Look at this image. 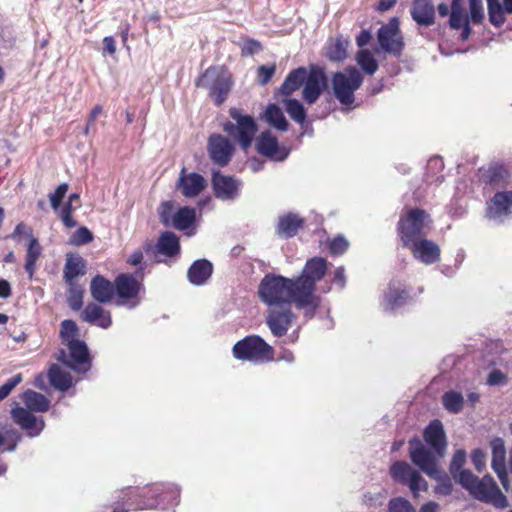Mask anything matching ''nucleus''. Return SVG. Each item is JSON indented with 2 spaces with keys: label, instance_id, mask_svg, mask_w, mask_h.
Segmentation results:
<instances>
[{
  "label": "nucleus",
  "instance_id": "obj_1",
  "mask_svg": "<svg viewBox=\"0 0 512 512\" xmlns=\"http://www.w3.org/2000/svg\"><path fill=\"white\" fill-rule=\"evenodd\" d=\"M326 271V259L313 257L306 261L297 277L268 273L259 283L258 297L269 308L293 304L303 311L305 318L312 319L321 303L320 296L316 294V284Z\"/></svg>",
  "mask_w": 512,
  "mask_h": 512
},
{
  "label": "nucleus",
  "instance_id": "obj_2",
  "mask_svg": "<svg viewBox=\"0 0 512 512\" xmlns=\"http://www.w3.org/2000/svg\"><path fill=\"white\" fill-rule=\"evenodd\" d=\"M125 501L117 502L111 512H129L131 510H167L180 502V488L172 483H156L138 490H128Z\"/></svg>",
  "mask_w": 512,
  "mask_h": 512
},
{
  "label": "nucleus",
  "instance_id": "obj_3",
  "mask_svg": "<svg viewBox=\"0 0 512 512\" xmlns=\"http://www.w3.org/2000/svg\"><path fill=\"white\" fill-rule=\"evenodd\" d=\"M459 485L468 491L475 500L492 504L498 509H504L508 506L506 496L501 492L490 474L479 478L472 472H465L461 475Z\"/></svg>",
  "mask_w": 512,
  "mask_h": 512
},
{
  "label": "nucleus",
  "instance_id": "obj_4",
  "mask_svg": "<svg viewBox=\"0 0 512 512\" xmlns=\"http://www.w3.org/2000/svg\"><path fill=\"white\" fill-rule=\"evenodd\" d=\"M430 215L423 209L410 208L402 211L397 230L404 247L426 237L431 225Z\"/></svg>",
  "mask_w": 512,
  "mask_h": 512
},
{
  "label": "nucleus",
  "instance_id": "obj_5",
  "mask_svg": "<svg viewBox=\"0 0 512 512\" xmlns=\"http://www.w3.org/2000/svg\"><path fill=\"white\" fill-rule=\"evenodd\" d=\"M229 115L232 121H227L223 125V130L229 137L236 140L243 150H247L257 132V124L254 118L248 114H243L238 108H230Z\"/></svg>",
  "mask_w": 512,
  "mask_h": 512
},
{
  "label": "nucleus",
  "instance_id": "obj_6",
  "mask_svg": "<svg viewBox=\"0 0 512 512\" xmlns=\"http://www.w3.org/2000/svg\"><path fill=\"white\" fill-rule=\"evenodd\" d=\"M331 82L335 98L349 108L355 100V91L363 83V76L356 67L348 66L343 71L334 73Z\"/></svg>",
  "mask_w": 512,
  "mask_h": 512
},
{
  "label": "nucleus",
  "instance_id": "obj_7",
  "mask_svg": "<svg viewBox=\"0 0 512 512\" xmlns=\"http://www.w3.org/2000/svg\"><path fill=\"white\" fill-rule=\"evenodd\" d=\"M233 356L238 360L262 363L273 359V348L258 335H249L235 343Z\"/></svg>",
  "mask_w": 512,
  "mask_h": 512
},
{
  "label": "nucleus",
  "instance_id": "obj_8",
  "mask_svg": "<svg viewBox=\"0 0 512 512\" xmlns=\"http://www.w3.org/2000/svg\"><path fill=\"white\" fill-rule=\"evenodd\" d=\"M196 85L207 89L215 104L220 106L228 97L232 81L230 75L223 69L210 67L198 78Z\"/></svg>",
  "mask_w": 512,
  "mask_h": 512
},
{
  "label": "nucleus",
  "instance_id": "obj_9",
  "mask_svg": "<svg viewBox=\"0 0 512 512\" xmlns=\"http://www.w3.org/2000/svg\"><path fill=\"white\" fill-rule=\"evenodd\" d=\"M145 287L142 281L138 280L133 274L121 273L115 278V304L126 307L130 310L135 309L141 303V294Z\"/></svg>",
  "mask_w": 512,
  "mask_h": 512
},
{
  "label": "nucleus",
  "instance_id": "obj_10",
  "mask_svg": "<svg viewBox=\"0 0 512 512\" xmlns=\"http://www.w3.org/2000/svg\"><path fill=\"white\" fill-rule=\"evenodd\" d=\"M69 354L59 350L57 360L73 371L84 374L91 369L92 360L87 344L82 340L69 341L66 344Z\"/></svg>",
  "mask_w": 512,
  "mask_h": 512
},
{
  "label": "nucleus",
  "instance_id": "obj_11",
  "mask_svg": "<svg viewBox=\"0 0 512 512\" xmlns=\"http://www.w3.org/2000/svg\"><path fill=\"white\" fill-rule=\"evenodd\" d=\"M377 40L380 48L375 49L376 53L384 51L395 57H399L404 48L403 36L399 28V19L393 17L377 31Z\"/></svg>",
  "mask_w": 512,
  "mask_h": 512
},
{
  "label": "nucleus",
  "instance_id": "obj_12",
  "mask_svg": "<svg viewBox=\"0 0 512 512\" xmlns=\"http://www.w3.org/2000/svg\"><path fill=\"white\" fill-rule=\"evenodd\" d=\"M409 456L414 465H416L425 474L432 475L438 469V457L435 450L428 448L418 437L409 440Z\"/></svg>",
  "mask_w": 512,
  "mask_h": 512
},
{
  "label": "nucleus",
  "instance_id": "obj_13",
  "mask_svg": "<svg viewBox=\"0 0 512 512\" xmlns=\"http://www.w3.org/2000/svg\"><path fill=\"white\" fill-rule=\"evenodd\" d=\"M296 320L291 305L270 307L267 310L265 324L274 337H283L287 334Z\"/></svg>",
  "mask_w": 512,
  "mask_h": 512
},
{
  "label": "nucleus",
  "instance_id": "obj_14",
  "mask_svg": "<svg viewBox=\"0 0 512 512\" xmlns=\"http://www.w3.org/2000/svg\"><path fill=\"white\" fill-rule=\"evenodd\" d=\"M303 85L304 100L308 104L315 103L327 88V77L324 69L318 65H311Z\"/></svg>",
  "mask_w": 512,
  "mask_h": 512
},
{
  "label": "nucleus",
  "instance_id": "obj_15",
  "mask_svg": "<svg viewBox=\"0 0 512 512\" xmlns=\"http://www.w3.org/2000/svg\"><path fill=\"white\" fill-rule=\"evenodd\" d=\"M256 150L262 156L277 162L284 161L290 154V149L280 146L278 139L269 130L263 131L257 138Z\"/></svg>",
  "mask_w": 512,
  "mask_h": 512
},
{
  "label": "nucleus",
  "instance_id": "obj_16",
  "mask_svg": "<svg viewBox=\"0 0 512 512\" xmlns=\"http://www.w3.org/2000/svg\"><path fill=\"white\" fill-rule=\"evenodd\" d=\"M511 208L512 191L496 192L487 203L486 217L496 224H501L511 214Z\"/></svg>",
  "mask_w": 512,
  "mask_h": 512
},
{
  "label": "nucleus",
  "instance_id": "obj_17",
  "mask_svg": "<svg viewBox=\"0 0 512 512\" xmlns=\"http://www.w3.org/2000/svg\"><path fill=\"white\" fill-rule=\"evenodd\" d=\"M208 153L211 160L218 166H226L234 153L233 144L221 134H212L208 139Z\"/></svg>",
  "mask_w": 512,
  "mask_h": 512
},
{
  "label": "nucleus",
  "instance_id": "obj_18",
  "mask_svg": "<svg viewBox=\"0 0 512 512\" xmlns=\"http://www.w3.org/2000/svg\"><path fill=\"white\" fill-rule=\"evenodd\" d=\"M410 297L405 285L399 280H391L381 301L382 308L392 312L408 303Z\"/></svg>",
  "mask_w": 512,
  "mask_h": 512
},
{
  "label": "nucleus",
  "instance_id": "obj_19",
  "mask_svg": "<svg viewBox=\"0 0 512 512\" xmlns=\"http://www.w3.org/2000/svg\"><path fill=\"white\" fill-rule=\"evenodd\" d=\"M212 184L215 196L223 201L235 200L242 186L240 180L231 176L222 175L219 172L213 174Z\"/></svg>",
  "mask_w": 512,
  "mask_h": 512
},
{
  "label": "nucleus",
  "instance_id": "obj_20",
  "mask_svg": "<svg viewBox=\"0 0 512 512\" xmlns=\"http://www.w3.org/2000/svg\"><path fill=\"white\" fill-rule=\"evenodd\" d=\"M490 447L492 451L491 467L499 478L503 488L508 490V472L506 468V447L502 438L496 437L491 440Z\"/></svg>",
  "mask_w": 512,
  "mask_h": 512
},
{
  "label": "nucleus",
  "instance_id": "obj_21",
  "mask_svg": "<svg viewBox=\"0 0 512 512\" xmlns=\"http://www.w3.org/2000/svg\"><path fill=\"white\" fill-rule=\"evenodd\" d=\"M11 417L18 426L26 431L29 437L39 436L45 428L43 418H37L32 414V411L23 407L12 409Z\"/></svg>",
  "mask_w": 512,
  "mask_h": 512
},
{
  "label": "nucleus",
  "instance_id": "obj_22",
  "mask_svg": "<svg viewBox=\"0 0 512 512\" xmlns=\"http://www.w3.org/2000/svg\"><path fill=\"white\" fill-rule=\"evenodd\" d=\"M413 257L426 265H431L440 260V248L432 240L423 237L412 244L406 246Z\"/></svg>",
  "mask_w": 512,
  "mask_h": 512
},
{
  "label": "nucleus",
  "instance_id": "obj_23",
  "mask_svg": "<svg viewBox=\"0 0 512 512\" xmlns=\"http://www.w3.org/2000/svg\"><path fill=\"white\" fill-rule=\"evenodd\" d=\"M423 438L427 445L435 450L438 457H444L447 441L443 424L440 420H432L423 431Z\"/></svg>",
  "mask_w": 512,
  "mask_h": 512
},
{
  "label": "nucleus",
  "instance_id": "obj_24",
  "mask_svg": "<svg viewBox=\"0 0 512 512\" xmlns=\"http://www.w3.org/2000/svg\"><path fill=\"white\" fill-rule=\"evenodd\" d=\"M448 24L452 30H462L460 35L462 41H466L470 37L472 30L469 23V16L463 6V0L451 1Z\"/></svg>",
  "mask_w": 512,
  "mask_h": 512
},
{
  "label": "nucleus",
  "instance_id": "obj_25",
  "mask_svg": "<svg viewBox=\"0 0 512 512\" xmlns=\"http://www.w3.org/2000/svg\"><path fill=\"white\" fill-rule=\"evenodd\" d=\"M206 187V180L202 175L196 172L186 173L183 168L179 180L178 189L187 198L198 196Z\"/></svg>",
  "mask_w": 512,
  "mask_h": 512
},
{
  "label": "nucleus",
  "instance_id": "obj_26",
  "mask_svg": "<svg viewBox=\"0 0 512 512\" xmlns=\"http://www.w3.org/2000/svg\"><path fill=\"white\" fill-rule=\"evenodd\" d=\"M80 317L83 322L107 329L112 325L111 313L95 302L88 303L81 311Z\"/></svg>",
  "mask_w": 512,
  "mask_h": 512
},
{
  "label": "nucleus",
  "instance_id": "obj_27",
  "mask_svg": "<svg viewBox=\"0 0 512 512\" xmlns=\"http://www.w3.org/2000/svg\"><path fill=\"white\" fill-rule=\"evenodd\" d=\"M196 222V209L184 206L175 211L173 216L172 227L183 231L186 236H194L197 232L195 225Z\"/></svg>",
  "mask_w": 512,
  "mask_h": 512
},
{
  "label": "nucleus",
  "instance_id": "obj_28",
  "mask_svg": "<svg viewBox=\"0 0 512 512\" xmlns=\"http://www.w3.org/2000/svg\"><path fill=\"white\" fill-rule=\"evenodd\" d=\"M90 292L98 303H109L115 296V281L111 282L102 275H96L91 280Z\"/></svg>",
  "mask_w": 512,
  "mask_h": 512
},
{
  "label": "nucleus",
  "instance_id": "obj_29",
  "mask_svg": "<svg viewBox=\"0 0 512 512\" xmlns=\"http://www.w3.org/2000/svg\"><path fill=\"white\" fill-rule=\"evenodd\" d=\"M303 225L302 217L297 213L289 212L279 216L275 232L280 238L288 239L294 237Z\"/></svg>",
  "mask_w": 512,
  "mask_h": 512
},
{
  "label": "nucleus",
  "instance_id": "obj_30",
  "mask_svg": "<svg viewBox=\"0 0 512 512\" xmlns=\"http://www.w3.org/2000/svg\"><path fill=\"white\" fill-rule=\"evenodd\" d=\"M411 17L419 26H431L435 22V8L432 0H413Z\"/></svg>",
  "mask_w": 512,
  "mask_h": 512
},
{
  "label": "nucleus",
  "instance_id": "obj_31",
  "mask_svg": "<svg viewBox=\"0 0 512 512\" xmlns=\"http://www.w3.org/2000/svg\"><path fill=\"white\" fill-rule=\"evenodd\" d=\"M489 22L500 28L506 21L505 15L512 14V0H486Z\"/></svg>",
  "mask_w": 512,
  "mask_h": 512
},
{
  "label": "nucleus",
  "instance_id": "obj_32",
  "mask_svg": "<svg viewBox=\"0 0 512 512\" xmlns=\"http://www.w3.org/2000/svg\"><path fill=\"white\" fill-rule=\"evenodd\" d=\"M213 273V265L207 259L194 261L187 271L189 282L195 286L204 285Z\"/></svg>",
  "mask_w": 512,
  "mask_h": 512
},
{
  "label": "nucleus",
  "instance_id": "obj_33",
  "mask_svg": "<svg viewBox=\"0 0 512 512\" xmlns=\"http://www.w3.org/2000/svg\"><path fill=\"white\" fill-rule=\"evenodd\" d=\"M86 273V261L79 254H67L63 270L66 284H74L75 279Z\"/></svg>",
  "mask_w": 512,
  "mask_h": 512
},
{
  "label": "nucleus",
  "instance_id": "obj_34",
  "mask_svg": "<svg viewBox=\"0 0 512 512\" xmlns=\"http://www.w3.org/2000/svg\"><path fill=\"white\" fill-rule=\"evenodd\" d=\"M350 41L343 36L329 39L324 48L325 57L331 62H343L348 56Z\"/></svg>",
  "mask_w": 512,
  "mask_h": 512
},
{
  "label": "nucleus",
  "instance_id": "obj_35",
  "mask_svg": "<svg viewBox=\"0 0 512 512\" xmlns=\"http://www.w3.org/2000/svg\"><path fill=\"white\" fill-rule=\"evenodd\" d=\"M156 252L172 258L180 253V242L177 235L171 231L162 232L156 243Z\"/></svg>",
  "mask_w": 512,
  "mask_h": 512
},
{
  "label": "nucleus",
  "instance_id": "obj_36",
  "mask_svg": "<svg viewBox=\"0 0 512 512\" xmlns=\"http://www.w3.org/2000/svg\"><path fill=\"white\" fill-rule=\"evenodd\" d=\"M306 76L307 70L305 67H298L292 70L279 88V93L284 96H290L304 84Z\"/></svg>",
  "mask_w": 512,
  "mask_h": 512
},
{
  "label": "nucleus",
  "instance_id": "obj_37",
  "mask_svg": "<svg viewBox=\"0 0 512 512\" xmlns=\"http://www.w3.org/2000/svg\"><path fill=\"white\" fill-rule=\"evenodd\" d=\"M48 378L50 384L62 392L69 390L72 386L71 374L62 370L57 364H52L49 368Z\"/></svg>",
  "mask_w": 512,
  "mask_h": 512
},
{
  "label": "nucleus",
  "instance_id": "obj_38",
  "mask_svg": "<svg viewBox=\"0 0 512 512\" xmlns=\"http://www.w3.org/2000/svg\"><path fill=\"white\" fill-rule=\"evenodd\" d=\"M22 400L30 411L46 412L49 409V399L39 392L27 390L22 394Z\"/></svg>",
  "mask_w": 512,
  "mask_h": 512
},
{
  "label": "nucleus",
  "instance_id": "obj_39",
  "mask_svg": "<svg viewBox=\"0 0 512 512\" xmlns=\"http://www.w3.org/2000/svg\"><path fill=\"white\" fill-rule=\"evenodd\" d=\"M42 247L39 244L38 239H31L27 246V252L25 257V271L28 274L29 279H32L36 269V263L41 256Z\"/></svg>",
  "mask_w": 512,
  "mask_h": 512
},
{
  "label": "nucleus",
  "instance_id": "obj_40",
  "mask_svg": "<svg viewBox=\"0 0 512 512\" xmlns=\"http://www.w3.org/2000/svg\"><path fill=\"white\" fill-rule=\"evenodd\" d=\"M416 472L417 470L413 469L405 461H396L390 467V475L393 480L405 486H407Z\"/></svg>",
  "mask_w": 512,
  "mask_h": 512
},
{
  "label": "nucleus",
  "instance_id": "obj_41",
  "mask_svg": "<svg viewBox=\"0 0 512 512\" xmlns=\"http://www.w3.org/2000/svg\"><path fill=\"white\" fill-rule=\"evenodd\" d=\"M267 123L279 131L288 130V122L283 111L276 104H269L265 111Z\"/></svg>",
  "mask_w": 512,
  "mask_h": 512
},
{
  "label": "nucleus",
  "instance_id": "obj_42",
  "mask_svg": "<svg viewBox=\"0 0 512 512\" xmlns=\"http://www.w3.org/2000/svg\"><path fill=\"white\" fill-rule=\"evenodd\" d=\"M441 400L444 409L451 414H459L465 403L462 393L455 390L446 391Z\"/></svg>",
  "mask_w": 512,
  "mask_h": 512
},
{
  "label": "nucleus",
  "instance_id": "obj_43",
  "mask_svg": "<svg viewBox=\"0 0 512 512\" xmlns=\"http://www.w3.org/2000/svg\"><path fill=\"white\" fill-rule=\"evenodd\" d=\"M467 454L465 450L458 449L452 456V459L449 464V473L451 477L459 484L461 475L465 472H471L468 469H464V465L466 463Z\"/></svg>",
  "mask_w": 512,
  "mask_h": 512
},
{
  "label": "nucleus",
  "instance_id": "obj_44",
  "mask_svg": "<svg viewBox=\"0 0 512 512\" xmlns=\"http://www.w3.org/2000/svg\"><path fill=\"white\" fill-rule=\"evenodd\" d=\"M430 478L436 481L434 486V493L439 496H449L453 492V482L451 475L445 472L435 471V474L429 475Z\"/></svg>",
  "mask_w": 512,
  "mask_h": 512
},
{
  "label": "nucleus",
  "instance_id": "obj_45",
  "mask_svg": "<svg viewBox=\"0 0 512 512\" xmlns=\"http://www.w3.org/2000/svg\"><path fill=\"white\" fill-rule=\"evenodd\" d=\"M283 103L289 116L295 122L304 125L307 114L303 104L299 100L293 98L285 99Z\"/></svg>",
  "mask_w": 512,
  "mask_h": 512
},
{
  "label": "nucleus",
  "instance_id": "obj_46",
  "mask_svg": "<svg viewBox=\"0 0 512 512\" xmlns=\"http://www.w3.org/2000/svg\"><path fill=\"white\" fill-rule=\"evenodd\" d=\"M360 68L367 74L373 75L378 69V62L368 49H361L356 55Z\"/></svg>",
  "mask_w": 512,
  "mask_h": 512
},
{
  "label": "nucleus",
  "instance_id": "obj_47",
  "mask_svg": "<svg viewBox=\"0 0 512 512\" xmlns=\"http://www.w3.org/2000/svg\"><path fill=\"white\" fill-rule=\"evenodd\" d=\"M506 177L507 171L500 165L489 167V169L483 174L484 182L491 186L502 185Z\"/></svg>",
  "mask_w": 512,
  "mask_h": 512
},
{
  "label": "nucleus",
  "instance_id": "obj_48",
  "mask_svg": "<svg viewBox=\"0 0 512 512\" xmlns=\"http://www.w3.org/2000/svg\"><path fill=\"white\" fill-rule=\"evenodd\" d=\"M67 303L73 311H79L83 306V289L76 283L68 284Z\"/></svg>",
  "mask_w": 512,
  "mask_h": 512
},
{
  "label": "nucleus",
  "instance_id": "obj_49",
  "mask_svg": "<svg viewBox=\"0 0 512 512\" xmlns=\"http://www.w3.org/2000/svg\"><path fill=\"white\" fill-rule=\"evenodd\" d=\"M469 4V22L474 24H481L485 18L483 1L482 0H468Z\"/></svg>",
  "mask_w": 512,
  "mask_h": 512
},
{
  "label": "nucleus",
  "instance_id": "obj_50",
  "mask_svg": "<svg viewBox=\"0 0 512 512\" xmlns=\"http://www.w3.org/2000/svg\"><path fill=\"white\" fill-rule=\"evenodd\" d=\"M77 325L73 320L66 319L61 322L60 338L63 343L68 344L69 341H76Z\"/></svg>",
  "mask_w": 512,
  "mask_h": 512
},
{
  "label": "nucleus",
  "instance_id": "obj_51",
  "mask_svg": "<svg viewBox=\"0 0 512 512\" xmlns=\"http://www.w3.org/2000/svg\"><path fill=\"white\" fill-rule=\"evenodd\" d=\"M387 512H416V510L407 499L395 497L388 502Z\"/></svg>",
  "mask_w": 512,
  "mask_h": 512
},
{
  "label": "nucleus",
  "instance_id": "obj_52",
  "mask_svg": "<svg viewBox=\"0 0 512 512\" xmlns=\"http://www.w3.org/2000/svg\"><path fill=\"white\" fill-rule=\"evenodd\" d=\"M93 240V234L87 227H80L70 237V244L74 246H82Z\"/></svg>",
  "mask_w": 512,
  "mask_h": 512
},
{
  "label": "nucleus",
  "instance_id": "obj_53",
  "mask_svg": "<svg viewBox=\"0 0 512 512\" xmlns=\"http://www.w3.org/2000/svg\"><path fill=\"white\" fill-rule=\"evenodd\" d=\"M407 486L415 498L419 497L420 492H426L428 490L427 481L418 471L414 473V476L410 479Z\"/></svg>",
  "mask_w": 512,
  "mask_h": 512
},
{
  "label": "nucleus",
  "instance_id": "obj_54",
  "mask_svg": "<svg viewBox=\"0 0 512 512\" xmlns=\"http://www.w3.org/2000/svg\"><path fill=\"white\" fill-rule=\"evenodd\" d=\"M174 213V206L172 202L166 201L160 205L158 215L161 223L165 227H172Z\"/></svg>",
  "mask_w": 512,
  "mask_h": 512
},
{
  "label": "nucleus",
  "instance_id": "obj_55",
  "mask_svg": "<svg viewBox=\"0 0 512 512\" xmlns=\"http://www.w3.org/2000/svg\"><path fill=\"white\" fill-rule=\"evenodd\" d=\"M67 191H68V184L62 183L56 188V190L53 193H50L48 195L51 206L54 210H58Z\"/></svg>",
  "mask_w": 512,
  "mask_h": 512
},
{
  "label": "nucleus",
  "instance_id": "obj_56",
  "mask_svg": "<svg viewBox=\"0 0 512 512\" xmlns=\"http://www.w3.org/2000/svg\"><path fill=\"white\" fill-rule=\"evenodd\" d=\"M349 243L344 236L335 237L330 245L329 251L332 255H342L348 249Z\"/></svg>",
  "mask_w": 512,
  "mask_h": 512
},
{
  "label": "nucleus",
  "instance_id": "obj_57",
  "mask_svg": "<svg viewBox=\"0 0 512 512\" xmlns=\"http://www.w3.org/2000/svg\"><path fill=\"white\" fill-rule=\"evenodd\" d=\"M275 71V65H261L257 70L259 84L262 86L266 85L275 74Z\"/></svg>",
  "mask_w": 512,
  "mask_h": 512
},
{
  "label": "nucleus",
  "instance_id": "obj_58",
  "mask_svg": "<svg viewBox=\"0 0 512 512\" xmlns=\"http://www.w3.org/2000/svg\"><path fill=\"white\" fill-rule=\"evenodd\" d=\"M21 235H24L29 241H31V239H37L33 235L32 228L28 227L27 225H25L22 222L16 225V227H15L14 231L12 232V234L10 235V237L16 241H19V237Z\"/></svg>",
  "mask_w": 512,
  "mask_h": 512
},
{
  "label": "nucleus",
  "instance_id": "obj_59",
  "mask_svg": "<svg viewBox=\"0 0 512 512\" xmlns=\"http://www.w3.org/2000/svg\"><path fill=\"white\" fill-rule=\"evenodd\" d=\"M471 461L478 472H482L486 466V454L480 448L474 449L471 453Z\"/></svg>",
  "mask_w": 512,
  "mask_h": 512
},
{
  "label": "nucleus",
  "instance_id": "obj_60",
  "mask_svg": "<svg viewBox=\"0 0 512 512\" xmlns=\"http://www.w3.org/2000/svg\"><path fill=\"white\" fill-rule=\"evenodd\" d=\"M262 45L255 39H247L242 45L241 53L243 56H251L261 51Z\"/></svg>",
  "mask_w": 512,
  "mask_h": 512
},
{
  "label": "nucleus",
  "instance_id": "obj_61",
  "mask_svg": "<svg viewBox=\"0 0 512 512\" xmlns=\"http://www.w3.org/2000/svg\"><path fill=\"white\" fill-rule=\"evenodd\" d=\"M6 440L10 442L6 450L13 452L16 449L18 442L21 441V435L16 430H7L5 432V441Z\"/></svg>",
  "mask_w": 512,
  "mask_h": 512
},
{
  "label": "nucleus",
  "instance_id": "obj_62",
  "mask_svg": "<svg viewBox=\"0 0 512 512\" xmlns=\"http://www.w3.org/2000/svg\"><path fill=\"white\" fill-rule=\"evenodd\" d=\"M506 381V376L500 370H493L490 372L487 382L490 385H500Z\"/></svg>",
  "mask_w": 512,
  "mask_h": 512
},
{
  "label": "nucleus",
  "instance_id": "obj_63",
  "mask_svg": "<svg viewBox=\"0 0 512 512\" xmlns=\"http://www.w3.org/2000/svg\"><path fill=\"white\" fill-rule=\"evenodd\" d=\"M333 282L344 289L346 286L345 268L343 266L337 267L334 271Z\"/></svg>",
  "mask_w": 512,
  "mask_h": 512
},
{
  "label": "nucleus",
  "instance_id": "obj_64",
  "mask_svg": "<svg viewBox=\"0 0 512 512\" xmlns=\"http://www.w3.org/2000/svg\"><path fill=\"white\" fill-rule=\"evenodd\" d=\"M22 375L20 373L15 374L10 379H8L2 386L7 391L8 394L11 393V391L22 382Z\"/></svg>",
  "mask_w": 512,
  "mask_h": 512
}]
</instances>
